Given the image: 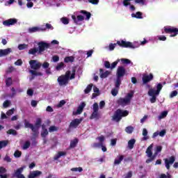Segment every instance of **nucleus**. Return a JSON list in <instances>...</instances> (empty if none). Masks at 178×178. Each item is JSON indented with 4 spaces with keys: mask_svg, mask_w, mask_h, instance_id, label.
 <instances>
[{
    "mask_svg": "<svg viewBox=\"0 0 178 178\" xmlns=\"http://www.w3.org/2000/svg\"><path fill=\"white\" fill-rule=\"evenodd\" d=\"M42 120L41 118H37L36 122L35 123V125H33L31 123H29L27 120H24V126L26 129H31L32 131L33 134L32 136L35 138L38 137V134H40V127H42V130H47V128H45V124H42ZM42 124V125H41Z\"/></svg>",
    "mask_w": 178,
    "mask_h": 178,
    "instance_id": "nucleus-1",
    "label": "nucleus"
},
{
    "mask_svg": "<svg viewBox=\"0 0 178 178\" xmlns=\"http://www.w3.org/2000/svg\"><path fill=\"white\" fill-rule=\"evenodd\" d=\"M76 79V68L72 67V70L66 71L65 74L59 76L57 81L60 87H63L69 84V80H74Z\"/></svg>",
    "mask_w": 178,
    "mask_h": 178,
    "instance_id": "nucleus-2",
    "label": "nucleus"
},
{
    "mask_svg": "<svg viewBox=\"0 0 178 178\" xmlns=\"http://www.w3.org/2000/svg\"><path fill=\"white\" fill-rule=\"evenodd\" d=\"M146 87L149 88L147 94L149 97H152L149 99L151 104H155V102H156V97L159 95L163 86H162V83H158L156 86V90H155V88H152L149 84H147Z\"/></svg>",
    "mask_w": 178,
    "mask_h": 178,
    "instance_id": "nucleus-3",
    "label": "nucleus"
},
{
    "mask_svg": "<svg viewBox=\"0 0 178 178\" xmlns=\"http://www.w3.org/2000/svg\"><path fill=\"white\" fill-rule=\"evenodd\" d=\"M154 147L153 144H151L146 149V154L147 159L146 160V163H151L153 161H155L156 156L160 153L162 152V146L159 145L156 147L155 151L154 154H152V148Z\"/></svg>",
    "mask_w": 178,
    "mask_h": 178,
    "instance_id": "nucleus-4",
    "label": "nucleus"
},
{
    "mask_svg": "<svg viewBox=\"0 0 178 178\" xmlns=\"http://www.w3.org/2000/svg\"><path fill=\"white\" fill-rule=\"evenodd\" d=\"M129 115V111L127 110H122L120 108L117 109L113 115L112 116V120L113 122H116L117 123H119L120 120H122V118H126V116Z\"/></svg>",
    "mask_w": 178,
    "mask_h": 178,
    "instance_id": "nucleus-5",
    "label": "nucleus"
},
{
    "mask_svg": "<svg viewBox=\"0 0 178 178\" xmlns=\"http://www.w3.org/2000/svg\"><path fill=\"white\" fill-rule=\"evenodd\" d=\"M134 93L129 92L125 98L120 97L117 100V104L118 106H126L128 104H130L131 98H133Z\"/></svg>",
    "mask_w": 178,
    "mask_h": 178,
    "instance_id": "nucleus-6",
    "label": "nucleus"
},
{
    "mask_svg": "<svg viewBox=\"0 0 178 178\" xmlns=\"http://www.w3.org/2000/svg\"><path fill=\"white\" fill-rule=\"evenodd\" d=\"M164 33L170 34V37H176L178 34V29L173 26H165Z\"/></svg>",
    "mask_w": 178,
    "mask_h": 178,
    "instance_id": "nucleus-7",
    "label": "nucleus"
},
{
    "mask_svg": "<svg viewBox=\"0 0 178 178\" xmlns=\"http://www.w3.org/2000/svg\"><path fill=\"white\" fill-rule=\"evenodd\" d=\"M38 45V55H42V52L49 48V43L45 42H39Z\"/></svg>",
    "mask_w": 178,
    "mask_h": 178,
    "instance_id": "nucleus-8",
    "label": "nucleus"
},
{
    "mask_svg": "<svg viewBox=\"0 0 178 178\" xmlns=\"http://www.w3.org/2000/svg\"><path fill=\"white\" fill-rule=\"evenodd\" d=\"M118 45L119 47H122V48H131L132 49H134L136 47L133 45V43L131 42H126L124 40H118L117 41Z\"/></svg>",
    "mask_w": 178,
    "mask_h": 178,
    "instance_id": "nucleus-9",
    "label": "nucleus"
},
{
    "mask_svg": "<svg viewBox=\"0 0 178 178\" xmlns=\"http://www.w3.org/2000/svg\"><path fill=\"white\" fill-rule=\"evenodd\" d=\"M29 65L31 66V69H33V70H38L41 69V66H42V64L37 60H31L29 61Z\"/></svg>",
    "mask_w": 178,
    "mask_h": 178,
    "instance_id": "nucleus-10",
    "label": "nucleus"
},
{
    "mask_svg": "<svg viewBox=\"0 0 178 178\" xmlns=\"http://www.w3.org/2000/svg\"><path fill=\"white\" fill-rule=\"evenodd\" d=\"M81 122H83V119L80 118H76L74 119L69 125L70 129H77V127H79V126L80 125V124L81 123Z\"/></svg>",
    "mask_w": 178,
    "mask_h": 178,
    "instance_id": "nucleus-11",
    "label": "nucleus"
},
{
    "mask_svg": "<svg viewBox=\"0 0 178 178\" xmlns=\"http://www.w3.org/2000/svg\"><path fill=\"white\" fill-rule=\"evenodd\" d=\"M175 161H176V159L173 156H170L169 158V159H164L165 168H166V169H168V170H169V169H170V165H173V163H175Z\"/></svg>",
    "mask_w": 178,
    "mask_h": 178,
    "instance_id": "nucleus-12",
    "label": "nucleus"
},
{
    "mask_svg": "<svg viewBox=\"0 0 178 178\" xmlns=\"http://www.w3.org/2000/svg\"><path fill=\"white\" fill-rule=\"evenodd\" d=\"M16 23H17V19L16 18H10L3 22V26H6V27H10V26H15Z\"/></svg>",
    "mask_w": 178,
    "mask_h": 178,
    "instance_id": "nucleus-13",
    "label": "nucleus"
},
{
    "mask_svg": "<svg viewBox=\"0 0 178 178\" xmlns=\"http://www.w3.org/2000/svg\"><path fill=\"white\" fill-rule=\"evenodd\" d=\"M126 74V68L123 66H119L117 69L116 76L118 78L121 79Z\"/></svg>",
    "mask_w": 178,
    "mask_h": 178,
    "instance_id": "nucleus-14",
    "label": "nucleus"
},
{
    "mask_svg": "<svg viewBox=\"0 0 178 178\" xmlns=\"http://www.w3.org/2000/svg\"><path fill=\"white\" fill-rule=\"evenodd\" d=\"M23 170H24V167H21L17 169L14 172L13 177L17 178H26V177L22 174L23 173Z\"/></svg>",
    "mask_w": 178,
    "mask_h": 178,
    "instance_id": "nucleus-15",
    "label": "nucleus"
},
{
    "mask_svg": "<svg viewBox=\"0 0 178 178\" xmlns=\"http://www.w3.org/2000/svg\"><path fill=\"white\" fill-rule=\"evenodd\" d=\"M152 80H154V75L152 73L149 75L145 74L143 75L142 81L143 84H147V83H149Z\"/></svg>",
    "mask_w": 178,
    "mask_h": 178,
    "instance_id": "nucleus-16",
    "label": "nucleus"
},
{
    "mask_svg": "<svg viewBox=\"0 0 178 178\" xmlns=\"http://www.w3.org/2000/svg\"><path fill=\"white\" fill-rule=\"evenodd\" d=\"M28 31L29 33H37L40 31H45V29L40 28L38 26H33V27L29 28Z\"/></svg>",
    "mask_w": 178,
    "mask_h": 178,
    "instance_id": "nucleus-17",
    "label": "nucleus"
},
{
    "mask_svg": "<svg viewBox=\"0 0 178 178\" xmlns=\"http://www.w3.org/2000/svg\"><path fill=\"white\" fill-rule=\"evenodd\" d=\"M72 19L74 20V23H75V24H79V22H83V20H84V16L78 15L76 17V15H72Z\"/></svg>",
    "mask_w": 178,
    "mask_h": 178,
    "instance_id": "nucleus-18",
    "label": "nucleus"
},
{
    "mask_svg": "<svg viewBox=\"0 0 178 178\" xmlns=\"http://www.w3.org/2000/svg\"><path fill=\"white\" fill-rule=\"evenodd\" d=\"M12 52L11 48H8L6 49H0V58H2V56H6L7 55H9Z\"/></svg>",
    "mask_w": 178,
    "mask_h": 178,
    "instance_id": "nucleus-19",
    "label": "nucleus"
},
{
    "mask_svg": "<svg viewBox=\"0 0 178 178\" xmlns=\"http://www.w3.org/2000/svg\"><path fill=\"white\" fill-rule=\"evenodd\" d=\"M85 106H86V103L82 102L76 109V113L73 112V115H81Z\"/></svg>",
    "mask_w": 178,
    "mask_h": 178,
    "instance_id": "nucleus-20",
    "label": "nucleus"
},
{
    "mask_svg": "<svg viewBox=\"0 0 178 178\" xmlns=\"http://www.w3.org/2000/svg\"><path fill=\"white\" fill-rule=\"evenodd\" d=\"M41 175H42V172L35 170V171L31 172L29 175L28 177L29 178H35V177H38V176H41Z\"/></svg>",
    "mask_w": 178,
    "mask_h": 178,
    "instance_id": "nucleus-21",
    "label": "nucleus"
},
{
    "mask_svg": "<svg viewBox=\"0 0 178 178\" xmlns=\"http://www.w3.org/2000/svg\"><path fill=\"white\" fill-rule=\"evenodd\" d=\"M77 144H79V139L77 138H75L74 139L70 141V149L76 148V147L77 146Z\"/></svg>",
    "mask_w": 178,
    "mask_h": 178,
    "instance_id": "nucleus-22",
    "label": "nucleus"
},
{
    "mask_svg": "<svg viewBox=\"0 0 178 178\" xmlns=\"http://www.w3.org/2000/svg\"><path fill=\"white\" fill-rule=\"evenodd\" d=\"M99 72L101 79H106V77H108L111 74L109 71H106L104 72V70L102 68L99 69Z\"/></svg>",
    "mask_w": 178,
    "mask_h": 178,
    "instance_id": "nucleus-23",
    "label": "nucleus"
},
{
    "mask_svg": "<svg viewBox=\"0 0 178 178\" xmlns=\"http://www.w3.org/2000/svg\"><path fill=\"white\" fill-rule=\"evenodd\" d=\"M123 159H124V155L118 156V159H115L114 161V165H120V163H122V161H123Z\"/></svg>",
    "mask_w": 178,
    "mask_h": 178,
    "instance_id": "nucleus-24",
    "label": "nucleus"
},
{
    "mask_svg": "<svg viewBox=\"0 0 178 178\" xmlns=\"http://www.w3.org/2000/svg\"><path fill=\"white\" fill-rule=\"evenodd\" d=\"M134 144H136V139L133 138L128 141V148L129 149H133L134 148Z\"/></svg>",
    "mask_w": 178,
    "mask_h": 178,
    "instance_id": "nucleus-25",
    "label": "nucleus"
},
{
    "mask_svg": "<svg viewBox=\"0 0 178 178\" xmlns=\"http://www.w3.org/2000/svg\"><path fill=\"white\" fill-rule=\"evenodd\" d=\"M80 13L85 15V16L86 17V20H90V18L91 17V13L82 10H81Z\"/></svg>",
    "mask_w": 178,
    "mask_h": 178,
    "instance_id": "nucleus-26",
    "label": "nucleus"
},
{
    "mask_svg": "<svg viewBox=\"0 0 178 178\" xmlns=\"http://www.w3.org/2000/svg\"><path fill=\"white\" fill-rule=\"evenodd\" d=\"M132 17H135L136 19H143V13L138 11L136 14H131Z\"/></svg>",
    "mask_w": 178,
    "mask_h": 178,
    "instance_id": "nucleus-27",
    "label": "nucleus"
},
{
    "mask_svg": "<svg viewBox=\"0 0 178 178\" xmlns=\"http://www.w3.org/2000/svg\"><path fill=\"white\" fill-rule=\"evenodd\" d=\"M92 86H94L92 83L87 86L86 88L84 90L85 94H90V92L92 90Z\"/></svg>",
    "mask_w": 178,
    "mask_h": 178,
    "instance_id": "nucleus-28",
    "label": "nucleus"
},
{
    "mask_svg": "<svg viewBox=\"0 0 178 178\" xmlns=\"http://www.w3.org/2000/svg\"><path fill=\"white\" fill-rule=\"evenodd\" d=\"M38 48H32L31 49H29V55H35L37 53H38Z\"/></svg>",
    "mask_w": 178,
    "mask_h": 178,
    "instance_id": "nucleus-29",
    "label": "nucleus"
},
{
    "mask_svg": "<svg viewBox=\"0 0 178 178\" xmlns=\"http://www.w3.org/2000/svg\"><path fill=\"white\" fill-rule=\"evenodd\" d=\"M121 78H118L116 79V81L115 82V88H120V84H122V79H120Z\"/></svg>",
    "mask_w": 178,
    "mask_h": 178,
    "instance_id": "nucleus-30",
    "label": "nucleus"
},
{
    "mask_svg": "<svg viewBox=\"0 0 178 178\" xmlns=\"http://www.w3.org/2000/svg\"><path fill=\"white\" fill-rule=\"evenodd\" d=\"M64 62L65 63H69V62H74V57H73V56H67L64 58Z\"/></svg>",
    "mask_w": 178,
    "mask_h": 178,
    "instance_id": "nucleus-31",
    "label": "nucleus"
},
{
    "mask_svg": "<svg viewBox=\"0 0 178 178\" xmlns=\"http://www.w3.org/2000/svg\"><path fill=\"white\" fill-rule=\"evenodd\" d=\"M13 84L11 77H8L6 79V87H10Z\"/></svg>",
    "mask_w": 178,
    "mask_h": 178,
    "instance_id": "nucleus-32",
    "label": "nucleus"
},
{
    "mask_svg": "<svg viewBox=\"0 0 178 178\" xmlns=\"http://www.w3.org/2000/svg\"><path fill=\"white\" fill-rule=\"evenodd\" d=\"M125 131L128 134H131V133H133V131H134V127H133L131 126L127 127L125 128Z\"/></svg>",
    "mask_w": 178,
    "mask_h": 178,
    "instance_id": "nucleus-33",
    "label": "nucleus"
},
{
    "mask_svg": "<svg viewBox=\"0 0 178 178\" xmlns=\"http://www.w3.org/2000/svg\"><path fill=\"white\" fill-rule=\"evenodd\" d=\"M7 134L12 136H17V131L13 129H10L6 131Z\"/></svg>",
    "mask_w": 178,
    "mask_h": 178,
    "instance_id": "nucleus-34",
    "label": "nucleus"
},
{
    "mask_svg": "<svg viewBox=\"0 0 178 178\" xmlns=\"http://www.w3.org/2000/svg\"><path fill=\"white\" fill-rule=\"evenodd\" d=\"M29 73L31 74L33 76H42V73L40 72H37L35 70H31Z\"/></svg>",
    "mask_w": 178,
    "mask_h": 178,
    "instance_id": "nucleus-35",
    "label": "nucleus"
},
{
    "mask_svg": "<svg viewBox=\"0 0 178 178\" xmlns=\"http://www.w3.org/2000/svg\"><path fill=\"white\" fill-rule=\"evenodd\" d=\"M8 145V140H1L0 141V149L5 148Z\"/></svg>",
    "mask_w": 178,
    "mask_h": 178,
    "instance_id": "nucleus-36",
    "label": "nucleus"
},
{
    "mask_svg": "<svg viewBox=\"0 0 178 178\" xmlns=\"http://www.w3.org/2000/svg\"><path fill=\"white\" fill-rule=\"evenodd\" d=\"M48 134H49L48 129L42 130V132L40 134L41 137L42 138H45L47 136H48Z\"/></svg>",
    "mask_w": 178,
    "mask_h": 178,
    "instance_id": "nucleus-37",
    "label": "nucleus"
},
{
    "mask_svg": "<svg viewBox=\"0 0 178 178\" xmlns=\"http://www.w3.org/2000/svg\"><path fill=\"white\" fill-rule=\"evenodd\" d=\"M64 66H65V63L63 62H61L56 65V70H62Z\"/></svg>",
    "mask_w": 178,
    "mask_h": 178,
    "instance_id": "nucleus-38",
    "label": "nucleus"
},
{
    "mask_svg": "<svg viewBox=\"0 0 178 178\" xmlns=\"http://www.w3.org/2000/svg\"><path fill=\"white\" fill-rule=\"evenodd\" d=\"M58 130H59V128L58 127H55V126H51L49 128V133H54V131H58Z\"/></svg>",
    "mask_w": 178,
    "mask_h": 178,
    "instance_id": "nucleus-39",
    "label": "nucleus"
},
{
    "mask_svg": "<svg viewBox=\"0 0 178 178\" xmlns=\"http://www.w3.org/2000/svg\"><path fill=\"white\" fill-rule=\"evenodd\" d=\"M118 93H119V88H115L111 90V94L113 97H116V95H118Z\"/></svg>",
    "mask_w": 178,
    "mask_h": 178,
    "instance_id": "nucleus-40",
    "label": "nucleus"
},
{
    "mask_svg": "<svg viewBox=\"0 0 178 178\" xmlns=\"http://www.w3.org/2000/svg\"><path fill=\"white\" fill-rule=\"evenodd\" d=\"M28 47H29V44H21L18 45V49L19 51H23V49H26V48H27Z\"/></svg>",
    "mask_w": 178,
    "mask_h": 178,
    "instance_id": "nucleus-41",
    "label": "nucleus"
},
{
    "mask_svg": "<svg viewBox=\"0 0 178 178\" xmlns=\"http://www.w3.org/2000/svg\"><path fill=\"white\" fill-rule=\"evenodd\" d=\"M121 62L123 65H130L131 63V61L127 58H122Z\"/></svg>",
    "mask_w": 178,
    "mask_h": 178,
    "instance_id": "nucleus-42",
    "label": "nucleus"
},
{
    "mask_svg": "<svg viewBox=\"0 0 178 178\" xmlns=\"http://www.w3.org/2000/svg\"><path fill=\"white\" fill-rule=\"evenodd\" d=\"M143 136H145L143 140H148V137H147L148 136V131L145 128H144L143 130Z\"/></svg>",
    "mask_w": 178,
    "mask_h": 178,
    "instance_id": "nucleus-43",
    "label": "nucleus"
},
{
    "mask_svg": "<svg viewBox=\"0 0 178 178\" xmlns=\"http://www.w3.org/2000/svg\"><path fill=\"white\" fill-rule=\"evenodd\" d=\"M30 145H31L30 141L27 140L24 143V144L22 147V149H28V148H30Z\"/></svg>",
    "mask_w": 178,
    "mask_h": 178,
    "instance_id": "nucleus-44",
    "label": "nucleus"
},
{
    "mask_svg": "<svg viewBox=\"0 0 178 178\" xmlns=\"http://www.w3.org/2000/svg\"><path fill=\"white\" fill-rule=\"evenodd\" d=\"M168 116V111H163L161 115L159 116V119H163Z\"/></svg>",
    "mask_w": 178,
    "mask_h": 178,
    "instance_id": "nucleus-45",
    "label": "nucleus"
},
{
    "mask_svg": "<svg viewBox=\"0 0 178 178\" xmlns=\"http://www.w3.org/2000/svg\"><path fill=\"white\" fill-rule=\"evenodd\" d=\"M103 143H95L92 145V148H101Z\"/></svg>",
    "mask_w": 178,
    "mask_h": 178,
    "instance_id": "nucleus-46",
    "label": "nucleus"
},
{
    "mask_svg": "<svg viewBox=\"0 0 178 178\" xmlns=\"http://www.w3.org/2000/svg\"><path fill=\"white\" fill-rule=\"evenodd\" d=\"M98 111H99V106H98V103H94L93 112H98Z\"/></svg>",
    "mask_w": 178,
    "mask_h": 178,
    "instance_id": "nucleus-47",
    "label": "nucleus"
},
{
    "mask_svg": "<svg viewBox=\"0 0 178 178\" xmlns=\"http://www.w3.org/2000/svg\"><path fill=\"white\" fill-rule=\"evenodd\" d=\"M118 45V43H111L108 45V49L110 51H113V49H115V47Z\"/></svg>",
    "mask_w": 178,
    "mask_h": 178,
    "instance_id": "nucleus-48",
    "label": "nucleus"
},
{
    "mask_svg": "<svg viewBox=\"0 0 178 178\" xmlns=\"http://www.w3.org/2000/svg\"><path fill=\"white\" fill-rule=\"evenodd\" d=\"M97 118H98V112L93 111L90 119H97Z\"/></svg>",
    "mask_w": 178,
    "mask_h": 178,
    "instance_id": "nucleus-49",
    "label": "nucleus"
},
{
    "mask_svg": "<svg viewBox=\"0 0 178 178\" xmlns=\"http://www.w3.org/2000/svg\"><path fill=\"white\" fill-rule=\"evenodd\" d=\"M10 106V100H6L3 104V108H8Z\"/></svg>",
    "mask_w": 178,
    "mask_h": 178,
    "instance_id": "nucleus-50",
    "label": "nucleus"
},
{
    "mask_svg": "<svg viewBox=\"0 0 178 178\" xmlns=\"http://www.w3.org/2000/svg\"><path fill=\"white\" fill-rule=\"evenodd\" d=\"M177 90L172 91L170 94V98H175V97H177Z\"/></svg>",
    "mask_w": 178,
    "mask_h": 178,
    "instance_id": "nucleus-51",
    "label": "nucleus"
},
{
    "mask_svg": "<svg viewBox=\"0 0 178 178\" xmlns=\"http://www.w3.org/2000/svg\"><path fill=\"white\" fill-rule=\"evenodd\" d=\"M14 156L15 158H20V156H22V152L16 150L14 153Z\"/></svg>",
    "mask_w": 178,
    "mask_h": 178,
    "instance_id": "nucleus-52",
    "label": "nucleus"
},
{
    "mask_svg": "<svg viewBox=\"0 0 178 178\" xmlns=\"http://www.w3.org/2000/svg\"><path fill=\"white\" fill-rule=\"evenodd\" d=\"M97 140H99V143L104 144V141H105V136L102 135L101 136H98Z\"/></svg>",
    "mask_w": 178,
    "mask_h": 178,
    "instance_id": "nucleus-53",
    "label": "nucleus"
},
{
    "mask_svg": "<svg viewBox=\"0 0 178 178\" xmlns=\"http://www.w3.org/2000/svg\"><path fill=\"white\" fill-rule=\"evenodd\" d=\"M83 170V168H71L72 172H81Z\"/></svg>",
    "mask_w": 178,
    "mask_h": 178,
    "instance_id": "nucleus-54",
    "label": "nucleus"
},
{
    "mask_svg": "<svg viewBox=\"0 0 178 178\" xmlns=\"http://www.w3.org/2000/svg\"><path fill=\"white\" fill-rule=\"evenodd\" d=\"M13 113H15V108H11L6 112L7 116H11Z\"/></svg>",
    "mask_w": 178,
    "mask_h": 178,
    "instance_id": "nucleus-55",
    "label": "nucleus"
},
{
    "mask_svg": "<svg viewBox=\"0 0 178 178\" xmlns=\"http://www.w3.org/2000/svg\"><path fill=\"white\" fill-rule=\"evenodd\" d=\"M61 22L63 24H69V19L67 17H62Z\"/></svg>",
    "mask_w": 178,
    "mask_h": 178,
    "instance_id": "nucleus-56",
    "label": "nucleus"
},
{
    "mask_svg": "<svg viewBox=\"0 0 178 178\" xmlns=\"http://www.w3.org/2000/svg\"><path fill=\"white\" fill-rule=\"evenodd\" d=\"M42 29H45V31L47 30V29L48 30H54V26H52V25L51 24H46V27L44 28H42Z\"/></svg>",
    "mask_w": 178,
    "mask_h": 178,
    "instance_id": "nucleus-57",
    "label": "nucleus"
},
{
    "mask_svg": "<svg viewBox=\"0 0 178 178\" xmlns=\"http://www.w3.org/2000/svg\"><path fill=\"white\" fill-rule=\"evenodd\" d=\"M52 60L54 63L59 62V56H57V55L53 56Z\"/></svg>",
    "mask_w": 178,
    "mask_h": 178,
    "instance_id": "nucleus-58",
    "label": "nucleus"
},
{
    "mask_svg": "<svg viewBox=\"0 0 178 178\" xmlns=\"http://www.w3.org/2000/svg\"><path fill=\"white\" fill-rule=\"evenodd\" d=\"M15 65L16 66H22V65H23V61L22 60V59H18L15 63Z\"/></svg>",
    "mask_w": 178,
    "mask_h": 178,
    "instance_id": "nucleus-59",
    "label": "nucleus"
},
{
    "mask_svg": "<svg viewBox=\"0 0 178 178\" xmlns=\"http://www.w3.org/2000/svg\"><path fill=\"white\" fill-rule=\"evenodd\" d=\"M42 67H43V69H48L49 68V63L48 62H44L42 65Z\"/></svg>",
    "mask_w": 178,
    "mask_h": 178,
    "instance_id": "nucleus-60",
    "label": "nucleus"
},
{
    "mask_svg": "<svg viewBox=\"0 0 178 178\" xmlns=\"http://www.w3.org/2000/svg\"><path fill=\"white\" fill-rule=\"evenodd\" d=\"M165 134H166L165 129H163L160 132H159V136H160V137H164Z\"/></svg>",
    "mask_w": 178,
    "mask_h": 178,
    "instance_id": "nucleus-61",
    "label": "nucleus"
},
{
    "mask_svg": "<svg viewBox=\"0 0 178 178\" xmlns=\"http://www.w3.org/2000/svg\"><path fill=\"white\" fill-rule=\"evenodd\" d=\"M118 63H119V60H117V61L113 62V63L111 64V66L110 67V68H111V69H115V67H116V66H118Z\"/></svg>",
    "mask_w": 178,
    "mask_h": 178,
    "instance_id": "nucleus-62",
    "label": "nucleus"
},
{
    "mask_svg": "<svg viewBox=\"0 0 178 178\" xmlns=\"http://www.w3.org/2000/svg\"><path fill=\"white\" fill-rule=\"evenodd\" d=\"M3 161H5L6 162L10 163V162H12V159H10L9 156L6 155L4 157Z\"/></svg>",
    "mask_w": 178,
    "mask_h": 178,
    "instance_id": "nucleus-63",
    "label": "nucleus"
},
{
    "mask_svg": "<svg viewBox=\"0 0 178 178\" xmlns=\"http://www.w3.org/2000/svg\"><path fill=\"white\" fill-rule=\"evenodd\" d=\"M104 67H106V69H111V63H109V61H105Z\"/></svg>",
    "mask_w": 178,
    "mask_h": 178,
    "instance_id": "nucleus-64",
    "label": "nucleus"
}]
</instances>
